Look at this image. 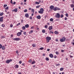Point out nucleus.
I'll return each mask as SVG.
<instances>
[{
    "label": "nucleus",
    "instance_id": "nucleus-6",
    "mask_svg": "<svg viewBox=\"0 0 74 74\" xmlns=\"http://www.w3.org/2000/svg\"><path fill=\"white\" fill-rule=\"evenodd\" d=\"M12 60L11 59H10V60H6V63L8 64L10 63V62H12Z\"/></svg>",
    "mask_w": 74,
    "mask_h": 74
},
{
    "label": "nucleus",
    "instance_id": "nucleus-47",
    "mask_svg": "<svg viewBox=\"0 0 74 74\" xmlns=\"http://www.w3.org/2000/svg\"><path fill=\"white\" fill-rule=\"evenodd\" d=\"M10 26L11 27H13V25H12V24H11L10 25Z\"/></svg>",
    "mask_w": 74,
    "mask_h": 74
},
{
    "label": "nucleus",
    "instance_id": "nucleus-26",
    "mask_svg": "<svg viewBox=\"0 0 74 74\" xmlns=\"http://www.w3.org/2000/svg\"><path fill=\"white\" fill-rule=\"evenodd\" d=\"M64 69V68H61L60 69V71H63V70Z\"/></svg>",
    "mask_w": 74,
    "mask_h": 74
},
{
    "label": "nucleus",
    "instance_id": "nucleus-60",
    "mask_svg": "<svg viewBox=\"0 0 74 74\" xmlns=\"http://www.w3.org/2000/svg\"><path fill=\"white\" fill-rule=\"evenodd\" d=\"M7 14H10V12H8L7 13Z\"/></svg>",
    "mask_w": 74,
    "mask_h": 74
},
{
    "label": "nucleus",
    "instance_id": "nucleus-62",
    "mask_svg": "<svg viewBox=\"0 0 74 74\" xmlns=\"http://www.w3.org/2000/svg\"><path fill=\"white\" fill-rule=\"evenodd\" d=\"M34 28V27L33 26L31 27V29H33Z\"/></svg>",
    "mask_w": 74,
    "mask_h": 74
},
{
    "label": "nucleus",
    "instance_id": "nucleus-21",
    "mask_svg": "<svg viewBox=\"0 0 74 74\" xmlns=\"http://www.w3.org/2000/svg\"><path fill=\"white\" fill-rule=\"evenodd\" d=\"M71 8H73L74 7V5L73 4H71Z\"/></svg>",
    "mask_w": 74,
    "mask_h": 74
},
{
    "label": "nucleus",
    "instance_id": "nucleus-29",
    "mask_svg": "<svg viewBox=\"0 0 74 74\" xmlns=\"http://www.w3.org/2000/svg\"><path fill=\"white\" fill-rule=\"evenodd\" d=\"M32 46L33 47H36V45L34 44H33L32 45Z\"/></svg>",
    "mask_w": 74,
    "mask_h": 74
},
{
    "label": "nucleus",
    "instance_id": "nucleus-40",
    "mask_svg": "<svg viewBox=\"0 0 74 74\" xmlns=\"http://www.w3.org/2000/svg\"><path fill=\"white\" fill-rule=\"evenodd\" d=\"M40 7V5H38L36 6V8H39V7Z\"/></svg>",
    "mask_w": 74,
    "mask_h": 74
},
{
    "label": "nucleus",
    "instance_id": "nucleus-7",
    "mask_svg": "<svg viewBox=\"0 0 74 74\" xmlns=\"http://www.w3.org/2000/svg\"><path fill=\"white\" fill-rule=\"evenodd\" d=\"M13 40L14 41H19V40H21V39L19 38H14L13 39Z\"/></svg>",
    "mask_w": 74,
    "mask_h": 74
},
{
    "label": "nucleus",
    "instance_id": "nucleus-25",
    "mask_svg": "<svg viewBox=\"0 0 74 74\" xmlns=\"http://www.w3.org/2000/svg\"><path fill=\"white\" fill-rule=\"evenodd\" d=\"M50 21L51 22H52V21H53V19L52 18H51L50 19Z\"/></svg>",
    "mask_w": 74,
    "mask_h": 74
},
{
    "label": "nucleus",
    "instance_id": "nucleus-34",
    "mask_svg": "<svg viewBox=\"0 0 74 74\" xmlns=\"http://www.w3.org/2000/svg\"><path fill=\"white\" fill-rule=\"evenodd\" d=\"M9 8L8 6L6 7L5 8V10H8V9Z\"/></svg>",
    "mask_w": 74,
    "mask_h": 74
},
{
    "label": "nucleus",
    "instance_id": "nucleus-61",
    "mask_svg": "<svg viewBox=\"0 0 74 74\" xmlns=\"http://www.w3.org/2000/svg\"><path fill=\"white\" fill-rule=\"evenodd\" d=\"M30 19H32V17H30Z\"/></svg>",
    "mask_w": 74,
    "mask_h": 74
},
{
    "label": "nucleus",
    "instance_id": "nucleus-30",
    "mask_svg": "<svg viewBox=\"0 0 74 74\" xmlns=\"http://www.w3.org/2000/svg\"><path fill=\"white\" fill-rule=\"evenodd\" d=\"M32 12H33V13H34V9H32Z\"/></svg>",
    "mask_w": 74,
    "mask_h": 74
},
{
    "label": "nucleus",
    "instance_id": "nucleus-37",
    "mask_svg": "<svg viewBox=\"0 0 74 74\" xmlns=\"http://www.w3.org/2000/svg\"><path fill=\"white\" fill-rule=\"evenodd\" d=\"M40 50H43V49H44V48L43 47L40 48Z\"/></svg>",
    "mask_w": 74,
    "mask_h": 74
},
{
    "label": "nucleus",
    "instance_id": "nucleus-59",
    "mask_svg": "<svg viewBox=\"0 0 74 74\" xmlns=\"http://www.w3.org/2000/svg\"><path fill=\"white\" fill-rule=\"evenodd\" d=\"M61 52H64V50H61Z\"/></svg>",
    "mask_w": 74,
    "mask_h": 74
},
{
    "label": "nucleus",
    "instance_id": "nucleus-53",
    "mask_svg": "<svg viewBox=\"0 0 74 74\" xmlns=\"http://www.w3.org/2000/svg\"><path fill=\"white\" fill-rule=\"evenodd\" d=\"M56 42H58V39H56Z\"/></svg>",
    "mask_w": 74,
    "mask_h": 74
},
{
    "label": "nucleus",
    "instance_id": "nucleus-55",
    "mask_svg": "<svg viewBox=\"0 0 74 74\" xmlns=\"http://www.w3.org/2000/svg\"><path fill=\"white\" fill-rule=\"evenodd\" d=\"M10 3H11V4H13V2H12V1H11Z\"/></svg>",
    "mask_w": 74,
    "mask_h": 74
},
{
    "label": "nucleus",
    "instance_id": "nucleus-10",
    "mask_svg": "<svg viewBox=\"0 0 74 74\" xmlns=\"http://www.w3.org/2000/svg\"><path fill=\"white\" fill-rule=\"evenodd\" d=\"M25 16L26 18H29V14L28 13H26L25 15Z\"/></svg>",
    "mask_w": 74,
    "mask_h": 74
},
{
    "label": "nucleus",
    "instance_id": "nucleus-1",
    "mask_svg": "<svg viewBox=\"0 0 74 74\" xmlns=\"http://www.w3.org/2000/svg\"><path fill=\"white\" fill-rule=\"evenodd\" d=\"M46 42H49V40H51V37L47 36L46 38Z\"/></svg>",
    "mask_w": 74,
    "mask_h": 74
},
{
    "label": "nucleus",
    "instance_id": "nucleus-57",
    "mask_svg": "<svg viewBox=\"0 0 74 74\" xmlns=\"http://www.w3.org/2000/svg\"><path fill=\"white\" fill-rule=\"evenodd\" d=\"M20 32H21V33H22V32H23V31H22V30H20Z\"/></svg>",
    "mask_w": 74,
    "mask_h": 74
},
{
    "label": "nucleus",
    "instance_id": "nucleus-9",
    "mask_svg": "<svg viewBox=\"0 0 74 74\" xmlns=\"http://www.w3.org/2000/svg\"><path fill=\"white\" fill-rule=\"evenodd\" d=\"M21 34H22V33L20 32H18L17 34V36H20Z\"/></svg>",
    "mask_w": 74,
    "mask_h": 74
},
{
    "label": "nucleus",
    "instance_id": "nucleus-8",
    "mask_svg": "<svg viewBox=\"0 0 74 74\" xmlns=\"http://www.w3.org/2000/svg\"><path fill=\"white\" fill-rule=\"evenodd\" d=\"M12 12H17L18 11V9L17 8H15L14 10H12Z\"/></svg>",
    "mask_w": 74,
    "mask_h": 74
},
{
    "label": "nucleus",
    "instance_id": "nucleus-51",
    "mask_svg": "<svg viewBox=\"0 0 74 74\" xmlns=\"http://www.w3.org/2000/svg\"><path fill=\"white\" fill-rule=\"evenodd\" d=\"M16 52L17 54H18L19 53V52L18 51H16Z\"/></svg>",
    "mask_w": 74,
    "mask_h": 74
},
{
    "label": "nucleus",
    "instance_id": "nucleus-14",
    "mask_svg": "<svg viewBox=\"0 0 74 74\" xmlns=\"http://www.w3.org/2000/svg\"><path fill=\"white\" fill-rule=\"evenodd\" d=\"M54 8V6H53V5H51L50 7V9H51V10H53Z\"/></svg>",
    "mask_w": 74,
    "mask_h": 74
},
{
    "label": "nucleus",
    "instance_id": "nucleus-2",
    "mask_svg": "<svg viewBox=\"0 0 74 74\" xmlns=\"http://www.w3.org/2000/svg\"><path fill=\"white\" fill-rule=\"evenodd\" d=\"M38 12L39 14H42L43 12H44V9L42 8H40V10L38 11Z\"/></svg>",
    "mask_w": 74,
    "mask_h": 74
},
{
    "label": "nucleus",
    "instance_id": "nucleus-58",
    "mask_svg": "<svg viewBox=\"0 0 74 74\" xmlns=\"http://www.w3.org/2000/svg\"><path fill=\"white\" fill-rule=\"evenodd\" d=\"M50 51V49H47V51Z\"/></svg>",
    "mask_w": 74,
    "mask_h": 74
},
{
    "label": "nucleus",
    "instance_id": "nucleus-16",
    "mask_svg": "<svg viewBox=\"0 0 74 74\" xmlns=\"http://www.w3.org/2000/svg\"><path fill=\"white\" fill-rule=\"evenodd\" d=\"M33 30H32L31 31H30L29 32V34H32V33H33Z\"/></svg>",
    "mask_w": 74,
    "mask_h": 74
},
{
    "label": "nucleus",
    "instance_id": "nucleus-36",
    "mask_svg": "<svg viewBox=\"0 0 74 74\" xmlns=\"http://www.w3.org/2000/svg\"><path fill=\"white\" fill-rule=\"evenodd\" d=\"M35 3L36 4H40L39 2H36V3Z\"/></svg>",
    "mask_w": 74,
    "mask_h": 74
},
{
    "label": "nucleus",
    "instance_id": "nucleus-35",
    "mask_svg": "<svg viewBox=\"0 0 74 74\" xmlns=\"http://www.w3.org/2000/svg\"><path fill=\"white\" fill-rule=\"evenodd\" d=\"M32 60L31 59H30L29 61V63H32Z\"/></svg>",
    "mask_w": 74,
    "mask_h": 74
},
{
    "label": "nucleus",
    "instance_id": "nucleus-41",
    "mask_svg": "<svg viewBox=\"0 0 74 74\" xmlns=\"http://www.w3.org/2000/svg\"><path fill=\"white\" fill-rule=\"evenodd\" d=\"M23 34H24V35H26V32H24Z\"/></svg>",
    "mask_w": 74,
    "mask_h": 74
},
{
    "label": "nucleus",
    "instance_id": "nucleus-27",
    "mask_svg": "<svg viewBox=\"0 0 74 74\" xmlns=\"http://www.w3.org/2000/svg\"><path fill=\"white\" fill-rule=\"evenodd\" d=\"M51 33L52 34H53V32L50 31V32H49V34H51Z\"/></svg>",
    "mask_w": 74,
    "mask_h": 74
},
{
    "label": "nucleus",
    "instance_id": "nucleus-64",
    "mask_svg": "<svg viewBox=\"0 0 74 74\" xmlns=\"http://www.w3.org/2000/svg\"><path fill=\"white\" fill-rule=\"evenodd\" d=\"M47 25H49V23H47Z\"/></svg>",
    "mask_w": 74,
    "mask_h": 74
},
{
    "label": "nucleus",
    "instance_id": "nucleus-33",
    "mask_svg": "<svg viewBox=\"0 0 74 74\" xmlns=\"http://www.w3.org/2000/svg\"><path fill=\"white\" fill-rule=\"evenodd\" d=\"M4 8H5V7H7V4H5V5H4Z\"/></svg>",
    "mask_w": 74,
    "mask_h": 74
},
{
    "label": "nucleus",
    "instance_id": "nucleus-50",
    "mask_svg": "<svg viewBox=\"0 0 74 74\" xmlns=\"http://www.w3.org/2000/svg\"><path fill=\"white\" fill-rule=\"evenodd\" d=\"M21 25V23H19L17 24V26H18V25Z\"/></svg>",
    "mask_w": 74,
    "mask_h": 74
},
{
    "label": "nucleus",
    "instance_id": "nucleus-49",
    "mask_svg": "<svg viewBox=\"0 0 74 74\" xmlns=\"http://www.w3.org/2000/svg\"><path fill=\"white\" fill-rule=\"evenodd\" d=\"M67 18L66 17H65V18H64V20H65V21L67 20Z\"/></svg>",
    "mask_w": 74,
    "mask_h": 74
},
{
    "label": "nucleus",
    "instance_id": "nucleus-45",
    "mask_svg": "<svg viewBox=\"0 0 74 74\" xmlns=\"http://www.w3.org/2000/svg\"><path fill=\"white\" fill-rule=\"evenodd\" d=\"M27 9H25L24 10V12H27Z\"/></svg>",
    "mask_w": 74,
    "mask_h": 74
},
{
    "label": "nucleus",
    "instance_id": "nucleus-31",
    "mask_svg": "<svg viewBox=\"0 0 74 74\" xmlns=\"http://www.w3.org/2000/svg\"><path fill=\"white\" fill-rule=\"evenodd\" d=\"M3 14V13H1V14H0V16H2Z\"/></svg>",
    "mask_w": 74,
    "mask_h": 74
},
{
    "label": "nucleus",
    "instance_id": "nucleus-20",
    "mask_svg": "<svg viewBox=\"0 0 74 74\" xmlns=\"http://www.w3.org/2000/svg\"><path fill=\"white\" fill-rule=\"evenodd\" d=\"M22 29L23 30H25L26 28L25 27L23 26L22 27Z\"/></svg>",
    "mask_w": 74,
    "mask_h": 74
},
{
    "label": "nucleus",
    "instance_id": "nucleus-18",
    "mask_svg": "<svg viewBox=\"0 0 74 74\" xmlns=\"http://www.w3.org/2000/svg\"><path fill=\"white\" fill-rule=\"evenodd\" d=\"M37 18L38 19H40L41 18V16H37Z\"/></svg>",
    "mask_w": 74,
    "mask_h": 74
},
{
    "label": "nucleus",
    "instance_id": "nucleus-12",
    "mask_svg": "<svg viewBox=\"0 0 74 74\" xmlns=\"http://www.w3.org/2000/svg\"><path fill=\"white\" fill-rule=\"evenodd\" d=\"M50 57V58H53V54H51L49 55Z\"/></svg>",
    "mask_w": 74,
    "mask_h": 74
},
{
    "label": "nucleus",
    "instance_id": "nucleus-44",
    "mask_svg": "<svg viewBox=\"0 0 74 74\" xmlns=\"http://www.w3.org/2000/svg\"><path fill=\"white\" fill-rule=\"evenodd\" d=\"M3 46H2V45L0 44V49H1V48H2V47Z\"/></svg>",
    "mask_w": 74,
    "mask_h": 74
},
{
    "label": "nucleus",
    "instance_id": "nucleus-5",
    "mask_svg": "<svg viewBox=\"0 0 74 74\" xmlns=\"http://www.w3.org/2000/svg\"><path fill=\"white\" fill-rule=\"evenodd\" d=\"M60 14H59V13H57L55 16L56 18H60Z\"/></svg>",
    "mask_w": 74,
    "mask_h": 74
},
{
    "label": "nucleus",
    "instance_id": "nucleus-48",
    "mask_svg": "<svg viewBox=\"0 0 74 74\" xmlns=\"http://www.w3.org/2000/svg\"><path fill=\"white\" fill-rule=\"evenodd\" d=\"M60 66V64H56V66Z\"/></svg>",
    "mask_w": 74,
    "mask_h": 74
},
{
    "label": "nucleus",
    "instance_id": "nucleus-11",
    "mask_svg": "<svg viewBox=\"0 0 74 74\" xmlns=\"http://www.w3.org/2000/svg\"><path fill=\"white\" fill-rule=\"evenodd\" d=\"M3 17H1L0 18V22H3Z\"/></svg>",
    "mask_w": 74,
    "mask_h": 74
},
{
    "label": "nucleus",
    "instance_id": "nucleus-19",
    "mask_svg": "<svg viewBox=\"0 0 74 74\" xmlns=\"http://www.w3.org/2000/svg\"><path fill=\"white\" fill-rule=\"evenodd\" d=\"M2 49H3V50H4L5 49V47L4 46H3L2 47Z\"/></svg>",
    "mask_w": 74,
    "mask_h": 74
},
{
    "label": "nucleus",
    "instance_id": "nucleus-39",
    "mask_svg": "<svg viewBox=\"0 0 74 74\" xmlns=\"http://www.w3.org/2000/svg\"><path fill=\"white\" fill-rule=\"evenodd\" d=\"M5 36H1V38H5Z\"/></svg>",
    "mask_w": 74,
    "mask_h": 74
},
{
    "label": "nucleus",
    "instance_id": "nucleus-46",
    "mask_svg": "<svg viewBox=\"0 0 74 74\" xmlns=\"http://www.w3.org/2000/svg\"><path fill=\"white\" fill-rule=\"evenodd\" d=\"M65 15L66 17H68V14L67 13Z\"/></svg>",
    "mask_w": 74,
    "mask_h": 74
},
{
    "label": "nucleus",
    "instance_id": "nucleus-52",
    "mask_svg": "<svg viewBox=\"0 0 74 74\" xmlns=\"http://www.w3.org/2000/svg\"><path fill=\"white\" fill-rule=\"evenodd\" d=\"M21 5H23V2H22L21 3Z\"/></svg>",
    "mask_w": 74,
    "mask_h": 74
},
{
    "label": "nucleus",
    "instance_id": "nucleus-56",
    "mask_svg": "<svg viewBox=\"0 0 74 74\" xmlns=\"http://www.w3.org/2000/svg\"><path fill=\"white\" fill-rule=\"evenodd\" d=\"M13 4H16V2H13Z\"/></svg>",
    "mask_w": 74,
    "mask_h": 74
},
{
    "label": "nucleus",
    "instance_id": "nucleus-22",
    "mask_svg": "<svg viewBox=\"0 0 74 74\" xmlns=\"http://www.w3.org/2000/svg\"><path fill=\"white\" fill-rule=\"evenodd\" d=\"M36 63V61H33L32 62V64H34V63Z\"/></svg>",
    "mask_w": 74,
    "mask_h": 74
},
{
    "label": "nucleus",
    "instance_id": "nucleus-54",
    "mask_svg": "<svg viewBox=\"0 0 74 74\" xmlns=\"http://www.w3.org/2000/svg\"><path fill=\"white\" fill-rule=\"evenodd\" d=\"M19 63H20V64H21V63H22V62H21V61H19Z\"/></svg>",
    "mask_w": 74,
    "mask_h": 74
},
{
    "label": "nucleus",
    "instance_id": "nucleus-17",
    "mask_svg": "<svg viewBox=\"0 0 74 74\" xmlns=\"http://www.w3.org/2000/svg\"><path fill=\"white\" fill-rule=\"evenodd\" d=\"M25 27L26 28H28V27H29V24H27L25 25Z\"/></svg>",
    "mask_w": 74,
    "mask_h": 74
},
{
    "label": "nucleus",
    "instance_id": "nucleus-42",
    "mask_svg": "<svg viewBox=\"0 0 74 74\" xmlns=\"http://www.w3.org/2000/svg\"><path fill=\"white\" fill-rule=\"evenodd\" d=\"M2 27H4L5 26V25L4 24H2Z\"/></svg>",
    "mask_w": 74,
    "mask_h": 74
},
{
    "label": "nucleus",
    "instance_id": "nucleus-4",
    "mask_svg": "<svg viewBox=\"0 0 74 74\" xmlns=\"http://www.w3.org/2000/svg\"><path fill=\"white\" fill-rule=\"evenodd\" d=\"M53 10H54V11H56L57 10H60V9L59 8H58L57 7H56L54 8Z\"/></svg>",
    "mask_w": 74,
    "mask_h": 74
},
{
    "label": "nucleus",
    "instance_id": "nucleus-13",
    "mask_svg": "<svg viewBox=\"0 0 74 74\" xmlns=\"http://www.w3.org/2000/svg\"><path fill=\"white\" fill-rule=\"evenodd\" d=\"M53 27H52V26H49L48 29H49V30H52V29Z\"/></svg>",
    "mask_w": 74,
    "mask_h": 74
},
{
    "label": "nucleus",
    "instance_id": "nucleus-32",
    "mask_svg": "<svg viewBox=\"0 0 74 74\" xmlns=\"http://www.w3.org/2000/svg\"><path fill=\"white\" fill-rule=\"evenodd\" d=\"M15 66L17 69H18V67H19V66L18 65H15Z\"/></svg>",
    "mask_w": 74,
    "mask_h": 74
},
{
    "label": "nucleus",
    "instance_id": "nucleus-43",
    "mask_svg": "<svg viewBox=\"0 0 74 74\" xmlns=\"http://www.w3.org/2000/svg\"><path fill=\"white\" fill-rule=\"evenodd\" d=\"M56 55L59 54V52L58 51H56Z\"/></svg>",
    "mask_w": 74,
    "mask_h": 74
},
{
    "label": "nucleus",
    "instance_id": "nucleus-24",
    "mask_svg": "<svg viewBox=\"0 0 74 74\" xmlns=\"http://www.w3.org/2000/svg\"><path fill=\"white\" fill-rule=\"evenodd\" d=\"M42 32L43 33H45V29H43L42 30Z\"/></svg>",
    "mask_w": 74,
    "mask_h": 74
},
{
    "label": "nucleus",
    "instance_id": "nucleus-15",
    "mask_svg": "<svg viewBox=\"0 0 74 74\" xmlns=\"http://www.w3.org/2000/svg\"><path fill=\"white\" fill-rule=\"evenodd\" d=\"M54 33L55 34H59V32L57 31H56L54 32Z\"/></svg>",
    "mask_w": 74,
    "mask_h": 74
},
{
    "label": "nucleus",
    "instance_id": "nucleus-63",
    "mask_svg": "<svg viewBox=\"0 0 74 74\" xmlns=\"http://www.w3.org/2000/svg\"><path fill=\"white\" fill-rule=\"evenodd\" d=\"M18 74H22V73L21 72L18 73Z\"/></svg>",
    "mask_w": 74,
    "mask_h": 74
},
{
    "label": "nucleus",
    "instance_id": "nucleus-28",
    "mask_svg": "<svg viewBox=\"0 0 74 74\" xmlns=\"http://www.w3.org/2000/svg\"><path fill=\"white\" fill-rule=\"evenodd\" d=\"M45 27L46 28V29H47V28H48V25H45Z\"/></svg>",
    "mask_w": 74,
    "mask_h": 74
},
{
    "label": "nucleus",
    "instance_id": "nucleus-23",
    "mask_svg": "<svg viewBox=\"0 0 74 74\" xmlns=\"http://www.w3.org/2000/svg\"><path fill=\"white\" fill-rule=\"evenodd\" d=\"M45 60L47 61H48V60H49V58H48L47 57L45 58Z\"/></svg>",
    "mask_w": 74,
    "mask_h": 74
},
{
    "label": "nucleus",
    "instance_id": "nucleus-3",
    "mask_svg": "<svg viewBox=\"0 0 74 74\" xmlns=\"http://www.w3.org/2000/svg\"><path fill=\"white\" fill-rule=\"evenodd\" d=\"M65 40H66V38L63 37L60 40V41L62 42H64L65 41Z\"/></svg>",
    "mask_w": 74,
    "mask_h": 74
},
{
    "label": "nucleus",
    "instance_id": "nucleus-38",
    "mask_svg": "<svg viewBox=\"0 0 74 74\" xmlns=\"http://www.w3.org/2000/svg\"><path fill=\"white\" fill-rule=\"evenodd\" d=\"M60 17L62 18L63 17V14H61Z\"/></svg>",
    "mask_w": 74,
    "mask_h": 74
}]
</instances>
